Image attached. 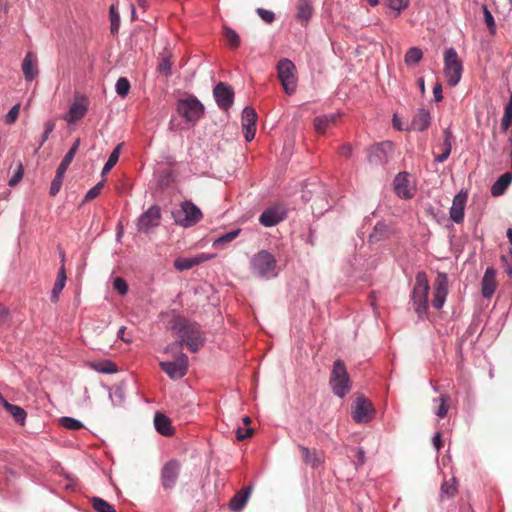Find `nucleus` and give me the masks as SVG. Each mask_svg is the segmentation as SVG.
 <instances>
[{
	"label": "nucleus",
	"mask_w": 512,
	"mask_h": 512,
	"mask_svg": "<svg viewBox=\"0 0 512 512\" xmlns=\"http://www.w3.org/2000/svg\"><path fill=\"white\" fill-rule=\"evenodd\" d=\"M172 331L179 338L178 346H186L191 352H197L204 344L200 326L185 318L176 317L171 325Z\"/></svg>",
	"instance_id": "obj_1"
},
{
	"label": "nucleus",
	"mask_w": 512,
	"mask_h": 512,
	"mask_svg": "<svg viewBox=\"0 0 512 512\" xmlns=\"http://www.w3.org/2000/svg\"><path fill=\"white\" fill-rule=\"evenodd\" d=\"M277 261L275 257L266 250H261L252 256L250 269L254 276L260 278H271L277 275Z\"/></svg>",
	"instance_id": "obj_2"
},
{
	"label": "nucleus",
	"mask_w": 512,
	"mask_h": 512,
	"mask_svg": "<svg viewBox=\"0 0 512 512\" xmlns=\"http://www.w3.org/2000/svg\"><path fill=\"white\" fill-rule=\"evenodd\" d=\"M329 384L333 393L343 398L351 390V381L345 363L338 359L334 362Z\"/></svg>",
	"instance_id": "obj_3"
},
{
	"label": "nucleus",
	"mask_w": 512,
	"mask_h": 512,
	"mask_svg": "<svg viewBox=\"0 0 512 512\" xmlns=\"http://www.w3.org/2000/svg\"><path fill=\"white\" fill-rule=\"evenodd\" d=\"M429 283L425 272H418L415 278V286L412 293L414 310L422 317L428 309Z\"/></svg>",
	"instance_id": "obj_4"
},
{
	"label": "nucleus",
	"mask_w": 512,
	"mask_h": 512,
	"mask_svg": "<svg viewBox=\"0 0 512 512\" xmlns=\"http://www.w3.org/2000/svg\"><path fill=\"white\" fill-rule=\"evenodd\" d=\"M462 62L454 48H449L444 53V74L450 86H456L462 76Z\"/></svg>",
	"instance_id": "obj_5"
},
{
	"label": "nucleus",
	"mask_w": 512,
	"mask_h": 512,
	"mask_svg": "<svg viewBox=\"0 0 512 512\" xmlns=\"http://www.w3.org/2000/svg\"><path fill=\"white\" fill-rule=\"evenodd\" d=\"M172 215L175 222L182 227L193 226L203 217L201 210L191 201H184L180 209L173 211Z\"/></svg>",
	"instance_id": "obj_6"
},
{
	"label": "nucleus",
	"mask_w": 512,
	"mask_h": 512,
	"mask_svg": "<svg viewBox=\"0 0 512 512\" xmlns=\"http://www.w3.org/2000/svg\"><path fill=\"white\" fill-rule=\"evenodd\" d=\"M296 67L294 63L287 59H281L277 64L278 78L288 95H292L296 90L297 78L295 75Z\"/></svg>",
	"instance_id": "obj_7"
},
{
	"label": "nucleus",
	"mask_w": 512,
	"mask_h": 512,
	"mask_svg": "<svg viewBox=\"0 0 512 512\" xmlns=\"http://www.w3.org/2000/svg\"><path fill=\"white\" fill-rule=\"evenodd\" d=\"M176 109L179 115H181L187 122L192 123L198 121L204 112V106L194 96L180 99L177 103Z\"/></svg>",
	"instance_id": "obj_8"
},
{
	"label": "nucleus",
	"mask_w": 512,
	"mask_h": 512,
	"mask_svg": "<svg viewBox=\"0 0 512 512\" xmlns=\"http://www.w3.org/2000/svg\"><path fill=\"white\" fill-rule=\"evenodd\" d=\"M375 415L373 404L363 396L357 397L352 404V418L356 423H368Z\"/></svg>",
	"instance_id": "obj_9"
},
{
	"label": "nucleus",
	"mask_w": 512,
	"mask_h": 512,
	"mask_svg": "<svg viewBox=\"0 0 512 512\" xmlns=\"http://www.w3.org/2000/svg\"><path fill=\"white\" fill-rule=\"evenodd\" d=\"M160 367L171 379H180L187 373L188 357L180 353L174 361L160 362Z\"/></svg>",
	"instance_id": "obj_10"
},
{
	"label": "nucleus",
	"mask_w": 512,
	"mask_h": 512,
	"mask_svg": "<svg viewBox=\"0 0 512 512\" xmlns=\"http://www.w3.org/2000/svg\"><path fill=\"white\" fill-rule=\"evenodd\" d=\"M181 465L179 461L172 459L168 461L161 470V484L165 490L175 487L179 478Z\"/></svg>",
	"instance_id": "obj_11"
},
{
	"label": "nucleus",
	"mask_w": 512,
	"mask_h": 512,
	"mask_svg": "<svg viewBox=\"0 0 512 512\" xmlns=\"http://www.w3.org/2000/svg\"><path fill=\"white\" fill-rule=\"evenodd\" d=\"M448 294V277L445 273L439 272L434 281V294L432 306L439 310L443 307Z\"/></svg>",
	"instance_id": "obj_12"
},
{
	"label": "nucleus",
	"mask_w": 512,
	"mask_h": 512,
	"mask_svg": "<svg viewBox=\"0 0 512 512\" xmlns=\"http://www.w3.org/2000/svg\"><path fill=\"white\" fill-rule=\"evenodd\" d=\"M286 218V210L282 205H273L265 209L259 217V222L265 227L279 224Z\"/></svg>",
	"instance_id": "obj_13"
},
{
	"label": "nucleus",
	"mask_w": 512,
	"mask_h": 512,
	"mask_svg": "<svg viewBox=\"0 0 512 512\" xmlns=\"http://www.w3.org/2000/svg\"><path fill=\"white\" fill-rule=\"evenodd\" d=\"M160 219V208L153 205L139 217L137 222L138 230L147 233L151 228L159 225Z\"/></svg>",
	"instance_id": "obj_14"
},
{
	"label": "nucleus",
	"mask_w": 512,
	"mask_h": 512,
	"mask_svg": "<svg viewBox=\"0 0 512 512\" xmlns=\"http://www.w3.org/2000/svg\"><path fill=\"white\" fill-rule=\"evenodd\" d=\"M257 114L255 109L247 106L242 112V128L246 141L250 142L254 139L256 133Z\"/></svg>",
	"instance_id": "obj_15"
},
{
	"label": "nucleus",
	"mask_w": 512,
	"mask_h": 512,
	"mask_svg": "<svg viewBox=\"0 0 512 512\" xmlns=\"http://www.w3.org/2000/svg\"><path fill=\"white\" fill-rule=\"evenodd\" d=\"M214 97L218 106L221 109L227 110L233 104L234 92L233 90L223 82L218 83L214 90Z\"/></svg>",
	"instance_id": "obj_16"
},
{
	"label": "nucleus",
	"mask_w": 512,
	"mask_h": 512,
	"mask_svg": "<svg viewBox=\"0 0 512 512\" xmlns=\"http://www.w3.org/2000/svg\"><path fill=\"white\" fill-rule=\"evenodd\" d=\"M392 149L393 145L389 141L374 145L369 150V162L375 165L385 163L388 159V153L391 152Z\"/></svg>",
	"instance_id": "obj_17"
},
{
	"label": "nucleus",
	"mask_w": 512,
	"mask_h": 512,
	"mask_svg": "<svg viewBox=\"0 0 512 512\" xmlns=\"http://www.w3.org/2000/svg\"><path fill=\"white\" fill-rule=\"evenodd\" d=\"M214 255L201 253L193 257H179L174 261V267L178 271H184L193 268L203 262L212 259Z\"/></svg>",
	"instance_id": "obj_18"
},
{
	"label": "nucleus",
	"mask_w": 512,
	"mask_h": 512,
	"mask_svg": "<svg viewBox=\"0 0 512 512\" xmlns=\"http://www.w3.org/2000/svg\"><path fill=\"white\" fill-rule=\"evenodd\" d=\"M467 202V193L460 191L453 199L450 208V217L455 223H461L464 219V209Z\"/></svg>",
	"instance_id": "obj_19"
},
{
	"label": "nucleus",
	"mask_w": 512,
	"mask_h": 512,
	"mask_svg": "<svg viewBox=\"0 0 512 512\" xmlns=\"http://www.w3.org/2000/svg\"><path fill=\"white\" fill-rule=\"evenodd\" d=\"M87 111V100L84 97H78L71 104L68 113L64 116V119L68 123H74L84 117Z\"/></svg>",
	"instance_id": "obj_20"
},
{
	"label": "nucleus",
	"mask_w": 512,
	"mask_h": 512,
	"mask_svg": "<svg viewBox=\"0 0 512 512\" xmlns=\"http://www.w3.org/2000/svg\"><path fill=\"white\" fill-rule=\"evenodd\" d=\"M394 189L396 194L404 199L412 198L413 192L409 181V174L399 173L394 180Z\"/></svg>",
	"instance_id": "obj_21"
},
{
	"label": "nucleus",
	"mask_w": 512,
	"mask_h": 512,
	"mask_svg": "<svg viewBox=\"0 0 512 512\" xmlns=\"http://www.w3.org/2000/svg\"><path fill=\"white\" fill-rule=\"evenodd\" d=\"M298 448L301 452L303 462L312 468H317L324 462V453L322 451L309 449L302 445H299Z\"/></svg>",
	"instance_id": "obj_22"
},
{
	"label": "nucleus",
	"mask_w": 512,
	"mask_h": 512,
	"mask_svg": "<svg viewBox=\"0 0 512 512\" xmlns=\"http://www.w3.org/2000/svg\"><path fill=\"white\" fill-rule=\"evenodd\" d=\"M338 114L320 115L314 118L313 127L317 134L324 135L338 121Z\"/></svg>",
	"instance_id": "obj_23"
},
{
	"label": "nucleus",
	"mask_w": 512,
	"mask_h": 512,
	"mask_svg": "<svg viewBox=\"0 0 512 512\" xmlns=\"http://www.w3.org/2000/svg\"><path fill=\"white\" fill-rule=\"evenodd\" d=\"M154 425L158 433L163 436H172L175 433V430L172 426V422L170 418H168L163 413L157 412L154 415Z\"/></svg>",
	"instance_id": "obj_24"
},
{
	"label": "nucleus",
	"mask_w": 512,
	"mask_h": 512,
	"mask_svg": "<svg viewBox=\"0 0 512 512\" xmlns=\"http://www.w3.org/2000/svg\"><path fill=\"white\" fill-rule=\"evenodd\" d=\"M22 71L26 81H32L38 74L37 58L28 52L22 63Z\"/></svg>",
	"instance_id": "obj_25"
},
{
	"label": "nucleus",
	"mask_w": 512,
	"mask_h": 512,
	"mask_svg": "<svg viewBox=\"0 0 512 512\" xmlns=\"http://www.w3.org/2000/svg\"><path fill=\"white\" fill-rule=\"evenodd\" d=\"M496 289V272L493 268L486 269L482 279V295L490 298Z\"/></svg>",
	"instance_id": "obj_26"
},
{
	"label": "nucleus",
	"mask_w": 512,
	"mask_h": 512,
	"mask_svg": "<svg viewBox=\"0 0 512 512\" xmlns=\"http://www.w3.org/2000/svg\"><path fill=\"white\" fill-rule=\"evenodd\" d=\"M251 492H252L251 486L245 487V488L241 489L240 491H238L230 500L229 508L235 512L241 511L245 507V505L250 497Z\"/></svg>",
	"instance_id": "obj_27"
},
{
	"label": "nucleus",
	"mask_w": 512,
	"mask_h": 512,
	"mask_svg": "<svg viewBox=\"0 0 512 512\" xmlns=\"http://www.w3.org/2000/svg\"><path fill=\"white\" fill-rule=\"evenodd\" d=\"M443 138V143L439 146L440 153L435 157L437 162H444L451 153L453 140L452 132L449 129H445L443 131Z\"/></svg>",
	"instance_id": "obj_28"
},
{
	"label": "nucleus",
	"mask_w": 512,
	"mask_h": 512,
	"mask_svg": "<svg viewBox=\"0 0 512 512\" xmlns=\"http://www.w3.org/2000/svg\"><path fill=\"white\" fill-rule=\"evenodd\" d=\"M431 123V116L428 110L420 108L412 120V128L417 131L426 130Z\"/></svg>",
	"instance_id": "obj_29"
},
{
	"label": "nucleus",
	"mask_w": 512,
	"mask_h": 512,
	"mask_svg": "<svg viewBox=\"0 0 512 512\" xmlns=\"http://www.w3.org/2000/svg\"><path fill=\"white\" fill-rule=\"evenodd\" d=\"M512 181V173L506 172L502 174L491 187V194L494 197L501 196L508 188Z\"/></svg>",
	"instance_id": "obj_30"
},
{
	"label": "nucleus",
	"mask_w": 512,
	"mask_h": 512,
	"mask_svg": "<svg viewBox=\"0 0 512 512\" xmlns=\"http://www.w3.org/2000/svg\"><path fill=\"white\" fill-rule=\"evenodd\" d=\"M66 283V272L65 268L62 265L61 268L58 271L57 280L53 286L52 292H51V300L53 302H57L60 293L62 292L64 286Z\"/></svg>",
	"instance_id": "obj_31"
},
{
	"label": "nucleus",
	"mask_w": 512,
	"mask_h": 512,
	"mask_svg": "<svg viewBox=\"0 0 512 512\" xmlns=\"http://www.w3.org/2000/svg\"><path fill=\"white\" fill-rule=\"evenodd\" d=\"M312 15V6L306 0H300L297 4L296 18L302 23H306Z\"/></svg>",
	"instance_id": "obj_32"
},
{
	"label": "nucleus",
	"mask_w": 512,
	"mask_h": 512,
	"mask_svg": "<svg viewBox=\"0 0 512 512\" xmlns=\"http://www.w3.org/2000/svg\"><path fill=\"white\" fill-rule=\"evenodd\" d=\"M89 367L97 372L105 374H111L117 371L116 365L109 360L90 362Z\"/></svg>",
	"instance_id": "obj_33"
},
{
	"label": "nucleus",
	"mask_w": 512,
	"mask_h": 512,
	"mask_svg": "<svg viewBox=\"0 0 512 512\" xmlns=\"http://www.w3.org/2000/svg\"><path fill=\"white\" fill-rule=\"evenodd\" d=\"M5 409L13 416L16 422L23 425L26 419V412L23 408L17 405L5 402Z\"/></svg>",
	"instance_id": "obj_34"
},
{
	"label": "nucleus",
	"mask_w": 512,
	"mask_h": 512,
	"mask_svg": "<svg viewBox=\"0 0 512 512\" xmlns=\"http://www.w3.org/2000/svg\"><path fill=\"white\" fill-rule=\"evenodd\" d=\"M223 34L227 44L232 49H236L240 46V37L235 30L231 29L230 27L224 26Z\"/></svg>",
	"instance_id": "obj_35"
},
{
	"label": "nucleus",
	"mask_w": 512,
	"mask_h": 512,
	"mask_svg": "<svg viewBox=\"0 0 512 512\" xmlns=\"http://www.w3.org/2000/svg\"><path fill=\"white\" fill-rule=\"evenodd\" d=\"M511 125H512V92H511L509 101L504 108V115L501 119L502 131L506 132Z\"/></svg>",
	"instance_id": "obj_36"
},
{
	"label": "nucleus",
	"mask_w": 512,
	"mask_h": 512,
	"mask_svg": "<svg viewBox=\"0 0 512 512\" xmlns=\"http://www.w3.org/2000/svg\"><path fill=\"white\" fill-rule=\"evenodd\" d=\"M423 57L422 50L417 47H411L405 54V63L407 65H415L420 62Z\"/></svg>",
	"instance_id": "obj_37"
},
{
	"label": "nucleus",
	"mask_w": 512,
	"mask_h": 512,
	"mask_svg": "<svg viewBox=\"0 0 512 512\" xmlns=\"http://www.w3.org/2000/svg\"><path fill=\"white\" fill-rule=\"evenodd\" d=\"M434 401L439 402V406L437 410L435 411V414L439 418H444L449 410L450 407V396L449 395H441L438 399H435Z\"/></svg>",
	"instance_id": "obj_38"
},
{
	"label": "nucleus",
	"mask_w": 512,
	"mask_h": 512,
	"mask_svg": "<svg viewBox=\"0 0 512 512\" xmlns=\"http://www.w3.org/2000/svg\"><path fill=\"white\" fill-rule=\"evenodd\" d=\"M121 147H122V144H119L116 146V148L111 152L107 162L105 163L104 167H103V170H102V174H106L108 173L115 165L116 163L118 162L119 160V155H120V150H121Z\"/></svg>",
	"instance_id": "obj_39"
},
{
	"label": "nucleus",
	"mask_w": 512,
	"mask_h": 512,
	"mask_svg": "<svg viewBox=\"0 0 512 512\" xmlns=\"http://www.w3.org/2000/svg\"><path fill=\"white\" fill-rule=\"evenodd\" d=\"M91 502L97 512H116L114 507L102 498L93 497Z\"/></svg>",
	"instance_id": "obj_40"
},
{
	"label": "nucleus",
	"mask_w": 512,
	"mask_h": 512,
	"mask_svg": "<svg viewBox=\"0 0 512 512\" xmlns=\"http://www.w3.org/2000/svg\"><path fill=\"white\" fill-rule=\"evenodd\" d=\"M457 492V481L455 478L450 479L449 481H445L441 485V496H446L448 498L453 497Z\"/></svg>",
	"instance_id": "obj_41"
},
{
	"label": "nucleus",
	"mask_w": 512,
	"mask_h": 512,
	"mask_svg": "<svg viewBox=\"0 0 512 512\" xmlns=\"http://www.w3.org/2000/svg\"><path fill=\"white\" fill-rule=\"evenodd\" d=\"M388 232V226L382 222L375 225L373 232L370 234V241H379Z\"/></svg>",
	"instance_id": "obj_42"
},
{
	"label": "nucleus",
	"mask_w": 512,
	"mask_h": 512,
	"mask_svg": "<svg viewBox=\"0 0 512 512\" xmlns=\"http://www.w3.org/2000/svg\"><path fill=\"white\" fill-rule=\"evenodd\" d=\"M115 89L120 97H125L130 90V82L127 78L120 77L116 82Z\"/></svg>",
	"instance_id": "obj_43"
},
{
	"label": "nucleus",
	"mask_w": 512,
	"mask_h": 512,
	"mask_svg": "<svg viewBox=\"0 0 512 512\" xmlns=\"http://www.w3.org/2000/svg\"><path fill=\"white\" fill-rule=\"evenodd\" d=\"M60 424L64 428H67L69 430H79V429L83 428V424L79 420L71 418V417H62L60 419Z\"/></svg>",
	"instance_id": "obj_44"
},
{
	"label": "nucleus",
	"mask_w": 512,
	"mask_h": 512,
	"mask_svg": "<svg viewBox=\"0 0 512 512\" xmlns=\"http://www.w3.org/2000/svg\"><path fill=\"white\" fill-rule=\"evenodd\" d=\"M483 13H484L485 24L487 25L490 33L494 34L495 30H496V25H495V22H494L493 15L491 14V12L485 6L483 7Z\"/></svg>",
	"instance_id": "obj_45"
},
{
	"label": "nucleus",
	"mask_w": 512,
	"mask_h": 512,
	"mask_svg": "<svg viewBox=\"0 0 512 512\" xmlns=\"http://www.w3.org/2000/svg\"><path fill=\"white\" fill-rule=\"evenodd\" d=\"M79 146H80V139H79V138H77V139L74 141V143H73L72 147L69 149V151L66 153V155H65V156H64V158L62 159V161H63V162H65V163H68V164L70 165V164H71V162H72V161H73V159H74V156H75V154H76V152H77V150H78Z\"/></svg>",
	"instance_id": "obj_46"
},
{
	"label": "nucleus",
	"mask_w": 512,
	"mask_h": 512,
	"mask_svg": "<svg viewBox=\"0 0 512 512\" xmlns=\"http://www.w3.org/2000/svg\"><path fill=\"white\" fill-rule=\"evenodd\" d=\"M239 233H240V230L237 229V230H234V231H231V232H228V233L224 234L223 236L219 237L218 239H216L214 241V246H217V245L222 244V243L231 242L232 240H234L238 236Z\"/></svg>",
	"instance_id": "obj_47"
},
{
	"label": "nucleus",
	"mask_w": 512,
	"mask_h": 512,
	"mask_svg": "<svg viewBox=\"0 0 512 512\" xmlns=\"http://www.w3.org/2000/svg\"><path fill=\"white\" fill-rule=\"evenodd\" d=\"M63 176L55 175L54 179L51 182L49 194L51 196H55L61 189L62 183H63Z\"/></svg>",
	"instance_id": "obj_48"
},
{
	"label": "nucleus",
	"mask_w": 512,
	"mask_h": 512,
	"mask_svg": "<svg viewBox=\"0 0 512 512\" xmlns=\"http://www.w3.org/2000/svg\"><path fill=\"white\" fill-rule=\"evenodd\" d=\"M103 186H104V183L99 182L94 187H92L90 190H88V192L85 195L84 201L88 202V201H91L94 198H96L100 194Z\"/></svg>",
	"instance_id": "obj_49"
},
{
	"label": "nucleus",
	"mask_w": 512,
	"mask_h": 512,
	"mask_svg": "<svg viewBox=\"0 0 512 512\" xmlns=\"http://www.w3.org/2000/svg\"><path fill=\"white\" fill-rule=\"evenodd\" d=\"M19 111H20V104H16L14 105L10 110L9 112L7 113L6 117H5V122L7 124H12L14 123L18 116H19Z\"/></svg>",
	"instance_id": "obj_50"
},
{
	"label": "nucleus",
	"mask_w": 512,
	"mask_h": 512,
	"mask_svg": "<svg viewBox=\"0 0 512 512\" xmlns=\"http://www.w3.org/2000/svg\"><path fill=\"white\" fill-rule=\"evenodd\" d=\"M44 133L42 135V139H41V142L39 144V148L43 146V144L46 142V140L48 139L49 135L52 133V131L54 130L55 128V121L53 120H50L48 122L45 123L44 125Z\"/></svg>",
	"instance_id": "obj_51"
},
{
	"label": "nucleus",
	"mask_w": 512,
	"mask_h": 512,
	"mask_svg": "<svg viewBox=\"0 0 512 512\" xmlns=\"http://www.w3.org/2000/svg\"><path fill=\"white\" fill-rule=\"evenodd\" d=\"M113 287L120 295H125L128 291L127 283L120 277L114 280Z\"/></svg>",
	"instance_id": "obj_52"
},
{
	"label": "nucleus",
	"mask_w": 512,
	"mask_h": 512,
	"mask_svg": "<svg viewBox=\"0 0 512 512\" xmlns=\"http://www.w3.org/2000/svg\"><path fill=\"white\" fill-rule=\"evenodd\" d=\"M24 173L23 165L21 162L18 163L16 174L9 180V186H15L22 179Z\"/></svg>",
	"instance_id": "obj_53"
},
{
	"label": "nucleus",
	"mask_w": 512,
	"mask_h": 512,
	"mask_svg": "<svg viewBox=\"0 0 512 512\" xmlns=\"http://www.w3.org/2000/svg\"><path fill=\"white\" fill-rule=\"evenodd\" d=\"M158 70L164 75H169L171 71V62L169 58H162L161 62L158 65Z\"/></svg>",
	"instance_id": "obj_54"
},
{
	"label": "nucleus",
	"mask_w": 512,
	"mask_h": 512,
	"mask_svg": "<svg viewBox=\"0 0 512 512\" xmlns=\"http://www.w3.org/2000/svg\"><path fill=\"white\" fill-rule=\"evenodd\" d=\"M407 3V0H388L389 7L398 12L405 9L407 7Z\"/></svg>",
	"instance_id": "obj_55"
},
{
	"label": "nucleus",
	"mask_w": 512,
	"mask_h": 512,
	"mask_svg": "<svg viewBox=\"0 0 512 512\" xmlns=\"http://www.w3.org/2000/svg\"><path fill=\"white\" fill-rule=\"evenodd\" d=\"M257 13L261 17V19L263 21H265L266 23L273 22V20L275 18V15H274V13L272 11L265 10V9H262V8H259L257 10Z\"/></svg>",
	"instance_id": "obj_56"
},
{
	"label": "nucleus",
	"mask_w": 512,
	"mask_h": 512,
	"mask_svg": "<svg viewBox=\"0 0 512 512\" xmlns=\"http://www.w3.org/2000/svg\"><path fill=\"white\" fill-rule=\"evenodd\" d=\"M253 435V429L252 428H238L236 432L237 440L242 441L246 438H249Z\"/></svg>",
	"instance_id": "obj_57"
},
{
	"label": "nucleus",
	"mask_w": 512,
	"mask_h": 512,
	"mask_svg": "<svg viewBox=\"0 0 512 512\" xmlns=\"http://www.w3.org/2000/svg\"><path fill=\"white\" fill-rule=\"evenodd\" d=\"M352 153V147L350 144H343L339 149V154L343 157H350Z\"/></svg>",
	"instance_id": "obj_58"
},
{
	"label": "nucleus",
	"mask_w": 512,
	"mask_h": 512,
	"mask_svg": "<svg viewBox=\"0 0 512 512\" xmlns=\"http://www.w3.org/2000/svg\"><path fill=\"white\" fill-rule=\"evenodd\" d=\"M433 94H434V98L435 100L438 102V101H441L443 99V95H442V86L440 83H437L434 88H433Z\"/></svg>",
	"instance_id": "obj_59"
},
{
	"label": "nucleus",
	"mask_w": 512,
	"mask_h": 512,
	"mask_svg": "<svg viewBox=\"0 0 512 512\" xmlns=\"http://www.w3.org/2000/svg\"><path fill=\"white\" fill-rule=\"evenodd\" d=\"M9 316V310L5 307L0 305V325L4 324Z\"/></svg>",
	"instance_id": "obj_60"
},
{
	"label": "nucleus",
	"mask_w": 512,
	"mask_h": 512,
	"mask_svg": "<svg viewBox=\"0 0 512 512\" xmlns=\"http://www.w3.org/2000/svg\"><path fill=\"white\" fill-rule=\"evenodd\" d=\"M68 167H69L68 163L61 161L60 165L57 168L56 174L64 177Z\"/></svg>",
	"instance_id": "obj_61"
},
{
	"label": "nucleus",
	"mask_w": 512,
	"mask_h": 512,
	"mask_svg": "<svg viewBox=\"0 0 512 512\" xmlns=\"http://www.w3.org/2000/svg\"><path fill=\"white\" fill-rule=\"evenodd\" d=\"M433 444L437 450H440L442 447V440H441V434L437 433L433 437Z\"/></svg>",
	"instance_id": "obj_62"
},
{
	"label": "nucleus",
	"mask_w": 512,
	"mask_h": 512,
	"mask_svg": "<svg viewBox=\"0 0 512 512\" xmlns=\"http://www.w3.org/2000/svg\"><path fill=\"white\" fill-rule=\"evenodd\" d=\"M125 331H126V327H125V326H122V327L118 330V332H117V336H118V338H120V339H121V340H123L124 342L129 343L131 340H130V339H126V338L124 337Z\"/></svg>",
	"instance_id": "obj_63"
},
{
	"label": "nucleus",
	"mask_w": 512,
	"mask_h": 512,
	"mask_svg": "<svg viewBox=\"0 0 512 512\" xmlns=\"http://www.w3.org/2000/svg\"><path fill=\"white\" fill-rule=\"evenodd\" d=\"M118 26H119V17H117L116 20H115L114 17H112V20H111V32L112 33L117 32Z\"/></svg>",
	"instance_id": "obj_64"
}]
</instances>
